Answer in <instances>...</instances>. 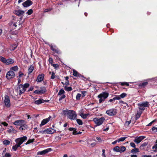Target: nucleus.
Segmentation results:
<instances>
[{"mask_svg":"<svg viewBox=\"0 0 157 157\" xmlns=\"http://www.w3.org/2000/svg\"><path fill=\"white\" fill-rule=\"evenodd\" d=\"M64 114H67L68 117L71 120H75L76 119L77 115L75 111L72 110L67 109L63 111Z\"/></svg>","mask_w":157,"mask_h":157,"instance_id":"obj_1","label":"nucleus"},{"mask_svg":"<svg viewBox=\"0 0 157 157\" xmlns=\"http://www.w3.org/2000/svg\"><path fill=\"white\" fill-rule=\"evenodd\" d=\"M109 93L106 91L102 92L98 96V98H99V103H101L105 100L108 97Z\"/></svg>","mask_w":157,"mask_h":157,"instance_id":"obj_2","label":"nucleus"},{"mask_svg":"<svg viewBox=\"0 0 157 157\" xmlns=\"http://www.w3.org/2000/svg\"><path fill=\"white\" fill-rule=\"evenodd\" d=\"M105 120V118L104 117H102L101 118H94L93 121L95 124H97L96 126H99L103 123Z\"/></svg>","mask_w":157,"mask_h":157,"instance_id":"obj_3","label":"nucleus"},{"mask_svg":"<svg viewBox=\"0 0 157 157\" xmlns=\"http://www.w3.org/2000/svg\"><path fill=\"white\" fill-rule=\"evenodd\" d=\"M106 113L109 116H115L117 113V110L114 108L111 109L107 110L106 111Z\"/></svg>","mask_w":157,"mask_h":157,"instance_id":"obj_4","label":"nucleus"},{"mask_svg":"<svg viewBox=\"0 0 157 157\" xmlns=\"http://www.w3.org/2000/svg\"><path fill=\"white\" fill-rule=\"evenodd\" d=\"M49 47H50L52 50L55 52L57 54L59 55L61 53V51L56 47V46H53L52 44H49Z\"/></svg>","mask_w":157,"mask_h":157,"instance_id":"obj_5","label":"nucleus"},{"mask_svg":"<svg viewBox=\"0 0 157 157\" xmlns=\"http://www.w3.org/2000/svg\"><path fill=\"white\" fill-rule=\"evenodd\" d=\"M5 105L6 107L7 108H9L11 106V104L9 97L6 95L5 96V98L4 100Z\"/></svg>","mask_w":157,"mask_h":157,"instance_id":"obj_6","label":"nucleus"},{"mask_svg":"<svg viewBox=\"0 0 157 157\" xmlns=\"http://www.w3.org/2000/svg\"><path fill=\"white\" fill-rule=\"evenodd\" d=\"M27 137L26 136H24L22 137L19 138L15 140L16 142H17L21 144H22L25 141L27 140Z\"/></svg>","mask_w":157,"mask_h":157,"instance_id":"obj_7","label":"nucleus"},{"mask_svg":"<svg viewBox=\"0 0 157 157\" xmlns=\"http://www.w3.org/2000/svg\"><path fill=\"white\" fill-rule=\"evenodd\" d=\"M15 74L14 72L12 71H8L6 75V77L7 79H10L14 77Z\"/></svg>","mask_w":157,"mask_h":157,"instance_id":"obj_8","label":"nucleus"},{"mask_svg":"<svg viewBox=\"0 0 157 157\" xmlns=\"http://www.w3.org/2000/svg\"><path fill=\"white\" fill-rule=\"evenodd\" d=\"M52 150L51 148H48L41 151H39L37 155H43L46 154Z\"/></svg>","mask_w":157,"mask_h":157,"instance_id":"obj_9","label":"nucleus"},{"mask_svg":"<svg viewBox=\"0 0 157 157\" xmlns=\"http://www.w3.org/2000/svg\"><path fill=\"white\" fill-rule=\"evenodd\" d=\"M68 129L70 131H73V134L74 135L80 134L82 133V132L80 131L78 132L76 130V129L75 128L70 127Z\"/></svg>","mask_w":157,"mask_h":157,"instance_id":"obj_10","label":"nucleus"},{"mask_svg":"<svg viewBox=\"0 0 157 157\" xmlns=\"http://www.w3.org/2000/svg\"><path fill=\"white\" fill-rule=\"evenodd\" d=\"M44 75L42 73L39 74L37 77L36 79V81L38 82H41L44 79Z\"/></svg>","mask_w":157,"mask_h":157,"instance_id":"obj_11","label":"nucleus"},{"mask_svg":"<svg viewBox=\"0 0 157 157\" xmlns=\"http://www.w3.org/2000/svg\"><path fill=\"white\" fill-rule=\"evenodd\" d=\"M25 122V121L23 120H18L13 122V124L17 126H21L22 124Z\"/></svg>","mask_w":157,"mask_h":157,"instance_id":"obj_12","label":"nucleus"},{"mask_svg":"<svg viewBox=\"0 0 157 157\" xmlns=\"http://www.w3.org/2000/svg\"><path fill=\"white\" fill-rule=\"evenodd\" d=\"M33 4V2L31 0H27L24 2L22 5L24 7H27L32 5Z\"/></svg>","mask_w":157,"mask_h":157,"instance_id":"obj_13","label":"nucleus"},{"mask_svg":"<svg viewBox=\"0 0 157 157\" xmlns=\"http://www.w3.org/2000/svg\"><path fill=\"white\" fill-rule=\"evenodd\" d=\"M145 137L144 136H140L138 137H136L134 140V142L137 144L139 143L142 140L145 138Z\"/></svg>","mask_w":157,"mask_h":157,"instance_id":"obj_14","label":"nucleus"},{"mask_svg":"<svg viewBox=\"0 0 157 157\" xmlns=\"http://www.w3.org/2000/svg\"><path fill=\"white\" fill-rule=\"evenodd\" d=\"M73 75L75 76L78 78H84V76L82 75L81 74H79L77 71L75 70L74 69L73 70Z\"/></svg>","mask_w":157,"mask_h":157,"instance_id":"obj_15","label":"nucleus"},{"mask_svg":"<svg viewBox=\"0 0 157 157\" xmlns=\"http://www.w3.org/2000/svg\"><path fill=\"white\" fill-rule=\"evenodd\" d=\"M51 117L50 116L48 118L43 119L41 121V124H40V127H41L47 124L50 120Z\"/></svg>","mask_w":157,"mask_h":157,"instance_id":"obj_16","label":"nucleus"},{"mask_svg":"<svg viewBox=\"0 0 157 157\" xmlns=\"http://www.w3.org/2000/svg\"><path fill=\"white\" fill-rule=\"evenodd\" d=\"M18 88L19 90V95H21V94L24 93L25 91L26 90L23 87V85L21 84H20L19 85Z\"/></svg>","mask_w":157,"mask_h":157,"instance_id":"obj_17","label":"nucleus"},{"mask_svg":"<svg viewBox=\"0 0 157 157\" xmlns=\"http://www.w3.org/2000/svg\"><path fill=\"white\" fill-rule=\"evenodd\" d=\"M28 128V125L26 124V122L22 124L19 128L20 130H25Z\"/></svg>","mask_w":157,"mask_h":157,"instance_id":"obj_18","label":"nucleus"},{"mask_svg":"<svg viewBox=\"0 0 157 157\" xmlns=\"http://www.w3.org/2000/svg\"><path fill=\"white\" fill-rule=\"evenodd\" d=\"M24 13L25 11H24L20 10H16L14 12V14L18 16H21Z\"/></svg>","mask_w":157,"mask_h":157,"instance_id":"obj_19","label":"nucleus"},{"mask_svg":"<svg viewBox=\"0 0 157 157\" xmlns=\"http://www.w3.org/2000/svg\"><path fill=\"white\" fill-rule=\"evenodd\" d=\"M138 105L140 107H148L149 104L148 102L146 101L145 102H143V103L141 104H139Z\"/></svg>","mask_w":157,"mask_h":157,"instance_id":"obj_20","label":"nucleus"},{"mask_svg":"<svg viewBox=\"0 0 157 157\" xmlns=\"http://www.w3.org/2000/svg\"><path fill=\"white\" fill-rule=\"evenodd\" d=\"M14 63V60L11 58L8 59H6V63L5 64L6 65H8L9 64H11Z\"/></svg>","mask_w":157,"mask_h":157,"instance_id":"obj_21","label":"nucleus"},{"mask_svg":"<svg viewBox=\"0 0 157 157\" xmlns=\"http://www.w3.org/2000/svg\"><path fill=\"white\" fill-rule=\"evenodd\" d=\"M148 84L147 82H145L140 83L139 84V86L142 88H144Z\"/></svg>","mask_w":157,"mask_h":157,"instance_id":"obj_22","label":"nucleus"},{"mask_svg":"<svg viewBox=\"0 0 157 157\" xmlns=\"http://www.w3.org/2000/svg\"><path fill=\"white\" fill-rule=\"evenodd\" d=\"M43 99L40 98L39 99L35 101L34 103L36 105H39L41 103H43Z\"/></svg>","mask_w":157,"mask_h":157,"instance_id":"obj_23","label":"nucleus"},{"mask_svg":"<svg viewBox=\"0 0 157 157\" xmlns=\"http://www.w3.org/2000/svg\"><path fill=\"white\" fill-rule=\"evenodd\" d=\"M40 94H44L46 92V89L45 87H40V90H39Z\"/></svg>","mask_w":157,"mask_h":157,"instance_id":"obj_24","label":"nucleus"},{"mask_svg":"<svg viewBox=\"0 0 157 157\" xmlns=\"http://www.w3.org/2000/svg\"><path fill=\"white\" fill-rule=\"evenodd\" d=\"M89 115V113L84 114L82 113L80 114V116L83 119H86Z\"/></svg>","mask_w":157,"mask_h":157,"instance_id":"obj_25","label":"nucleus"},{"mask_svg":"<svg viewBox=\"0 0 157 157\" xmlns=\"http://www.w3.org/2000/svg\"><path fill=\"white\" fill-rule=\"evenodd\" d=\"M139 152V149L138 148H134L131 151V152L133 154H136Z\"/></svg>","mask_w":157,"mask_h":157,"instance_id":"obj_26","label":"nucleus"},{"mask_svg":"<svg viewBox=\"0 0 157 157\" xmlns=\"http://www.w3.org/2000/svg\"><path fill=\"white\" fill-rule=\"evenodd\" d=\"M126 149V147L124 146H122L119 147V152L121 153L124 152Z\"/></svg>","mask_w":157,"mask_h":157,"instance_id":"obj_27","label":"nucleus"},{"mask_svg":"<svg viewBox=\"0 0 157 157\" xmlns=\"http://www.w3.org/2000/svg\"><path fill=\"white\" fill-rule=\"evenodd\" d=\"M34 67L32 65H31L30 67L28 69V74L29 75H30L34 70Z\"/></svg>","mask_w":157,"mask_h":157,"instance_id":"obj_28","label":"nucleus"},{"mask_svg":"<svg viewBox=\"0 0 157 157\" xmlns=\"http://www.w3.org/2000/svg\"><path fill=\"white\" fill-rule=\"evenodd\" d=\"M65 92L63 89H61L59 90V92L58 93L57 95H61L63 94H64Z\"/></svg>","mask_w":157,"mask_h":157,"instance_id":"obj_29","label":"nucleus"},{"mask_svg":"<svg viewBox=\"0 0 157 157\" xmlns=\"http://www.w3.org/2000/svg\"><path fill=\"white\" fill-rule=\"evenodd\" d=\"M35 140V139L34 138L33 139H29L27 142L25 143V145H28L29 144L32 143H33L34 142Z\"/></svg>","mask_w":157,"mask_h":157,"instance_id":"obj_30","label":"nucleus"},{"mask_svg":"<svg viewBox=\"0 0 157 157\" xmlns=\"http://www.w3.org/2000/svg\"><path fill=\"white\" fill-rule=\"evenodd\" d=\"M64 89L67 91H70L72 90V88L71 86L67 87V86H65L64 87Z\"/></svg>","mask_w":157,"mask_h":157,"instance_id":"obj_31","label":"nucleus"},{"mask_svg":"<svg viewBox=\"0 0 157 157\" xmlns=\"http://www.w3.org/2000/svg\"><path fill=\"white\" fill-rule=\"evenodd\" d=\"M6 59L5 58L2 56H0V60L5 64L6 63Z\"/></svg>","mask_w":157,"mask_h":157,"instance_id":"obj_32","label":"nucleus"},{"mask_svg":"<svg viewBox=\"0 0 157 157\" xmlns=\"http://www.w3.org/2000/svg\"><path fill=\"white\" fill-rule=\"evenodd\" d=\"M76 121L77 123L79 125H82L83 124L82 121L80 119H76Z\"/></svg>","mask_w":157,"mask_h":157,"instance_id":"obj_33","label":"nucleus"},{"mask_svg":"<svg viewBox=\"0 0 157 157\" xmlns=\"http://www.w3.org/2000/svg\"><path fill=\"white\" fill-rule=\"evenodd\" d=\"M141 114V113H138L136 115L135 120H138L140 117Z\"/></svg>","mask_w":157,"mask_h":157,"instance_id":"obj_34","label":"nucleus"},{"mask_svg":"<svg viewBox=\"0 0 157 157\" xmlns=\"http://www.w3.org/2000/svg\"><path fill=\"white\" fill-rule=\"evenodd\" d=\"M45 131V133H46L47 134H52V130L51 128H48Z\"/></svg>","mask_w":157,"mask_h":157,"instance_id":"obj_35","label":"nucleus"},{"mask_svg":"<svg viewBox=\"0 0 157 157\" xmlns=\"http://www.w3.org/2000/svg\"><path fill=\"white\" fill-rule=\"evenodd\" d=\"M10 141L8 140H4L3 141V144L5 145H8L10 144Z\"/></svg>","mask_w":157,"mask_h":157,"instance_id":"obj_36","label":"nucleus"},{"mask_svg":"<svg viewBox=\"0 0 157 157\" xmlns=\"http://www.w3.org/2000/svg\"><path fill=\"white\" fill-rule=\"evenodd\" d=\"M119 147L118 146L115 147L113 149V151L117 152H119Z\"/></svg>","mask_w":157,"mask_h":157,"instance_id":"obj_37","label":"nucleus"},{"mask_svg":"<svg viewBox=\"0 0 157 157\" xmlns=\"http://www.w3.org/2000/svg\"><path fill=\"white\" fill-rule=\"evenodd\" d=\"M18 68L17 66H15L11 68V70L14 71H17L18 70Z\"/></svg>","mask_w":157,"mask_h":157,"instance_id":"obj_38","label":"nucleus"},{"mask_svg":"<svg viewBox=\"0 0 157 157\" xmlns=\"http://www.w3.org/2000/svg\"><path fill=\"white\" fill-rule=\"evenodd\" d=\"M23 86L26 90L27 88L29 87L30 86L29 84L28 83H25L23 85Z\"/></svg>","mask_w":157,"mask_h":157,"instance_id":"obj_39","label":"nucleus"},{"mask_svg":"<svg viewBox=\"0 0 157 157\" xmlns=\"http://www.w3.org/2000/svg\"><path fill=\"white\" fill-rule=\"evenodd\" d=\"M127 138L126 137H121L118 140V142H119L120 141H123L124 140Z\"/></svg>","mask_w":157,"mask_h":157,"instance_id":"obj_40","label":"nucleus"},{"mask_svg":"<svg viewBox=\"0 0 157 157\" xmlns=\"http://www.w3.org/2000/svg\"><path fill=\"white\" fill-rule=\"evenodd\" d=\"M152 149H155V150H153V151L154 152H156L157 151V143L155 144L153 147H152Z\"/></svg>","mask_w":157,"mask_h":157,"instance_id":"obj_41","label":"nucleus"},{"mask_svg":"<svg viewBox=\"0 0 157 157\" xmlns=\"http://www.w3.org/2000/svg\"><path fill=\"white\" fill-rule=\"evenodd\" d=\"M121 85L122 86H123L124 85H126L127 86H129V84L127 82H122L121 83Z\"/></svg>","mask_w":157,"mask_h":157,"instance_id":"obj_42","label":"nucleus"},{"mask_svg":"<svg viewBox=\"0 0 157 157\" xmlns=\"http://www.w3.org/2000/svg\"><path fill=\"white\" fill-rule=\"evenodd\" d=\"M148 144L147 142H145L142 144L140 146V148L142 149V147L146 146Z\"/></svg>","mask_w":157,"mask_h":157,"instance_id":"obj_43","label":"nucleus"},{"mask_svg":"<svg viewBox=\"0 0 157 157\" xmlns=\"http://www.w3.org/2000/svg\"><path fill=\"white\" fill-rule=\"evenodd\" d=\"M33 13V10L32 9H30L26 13L29 15H31Z\"/></svg>","mask_w":157,"mask_h":157,"instance_id":"obj_44","label":"nucleus"},{"mask_svg":"<svg viewBox=\"0 0 157 157\" xmlns=\"http://www.w3.org/2000/svg\"><path fill=\"white\" fill-rule=\"evenodd\" d=\"M81 96V94L80 93H78L77 94L76 96V99L77 100H79L80 99V98Z\"/></svg>","mask_w":157,"mask_h":157,"instance_id":"obj_45","label":"nucleus"},{"mask_svg":"<svg viewBox=\"0 0 157 157\" xmlns=\"http://www.w3.org/2000/svg\"><path fill=\"white\" fill-rule=\"evenodd\" d=\"M11 155L8 153H6L5 155L3 156L2 157H11Z\"/></svg>","mask_w":157,"mask_h":157,"instance_id":"obj_46","label":"nucleus"},{"mask_svg":"<svg viewBox=\"0 0 157 157\" xmlns=\"http://www.w3.org/2000/svg\"><path fill=\"white\" fill-rule=\"evenodd\" d=\"M127 94L125 93H123L120 95L121 98H123L127 96Z\"/></svg>","mask_w":157,"mask_h":157,"instance_id":"obj_47","label":"nucleus"},{"mask_svg":"<svg viewBox=\"0 0 157 157\" xmlns=\"http://www.w3.org/2000/svg\"><path fill=\"white\" fill-rule=\"evenodd\" d=\"M115 97L113 98V100H119L121 99L120 95L115 96Z\"/></svg>","mask_w":157,"mask_h":157,"instance_id":"obj_48","label":"nucleus"},{"mask_svg":"<svg viewBox=\"0 0 157 157\" xmlns=\"http://www.w3.org/2000/svg\"><path fill=\"white\" fill-rule=\"evenodd\" d=\"M66 97V96L64 94H63L59 99V101H60L62 100L64 98Z\"/></svg>","mask_w":157,"mask_h":157,"instance_id":"obj_49","label":"nucleus"},{"mask_svg":"<svg viewBox=\"0 0 157 157\" xmlns=\"http://www.w3.org/2000/svg\"><path fill=\"white\" fill-rule=\"evenodd\" d=\"M151 129L153 132H157V127H153Z\"/></svg>","mask_w":157,"mask_h":157,"instance_id":"obj_50","label":"nucleus"},{"mask_svg":"<svg viewBox=\"0 0 157 157\" xmlns=\"http://www.w3.org/2000/svg\"><path fill=\"white\" fill-rule=\"evenodd\" d=\"M52 65L56 69L59 67V65L57 64H52Z\"/></svg>","mask_w":157,"mask_h":157,"instance_id":"obj_51","label":"nucleus"},{"mask_svg":"<svg viewBox=\"0 0 157 157\" xmlns=\"http://www.w3.org/2000/svg\"><path fill=\"white\" fill-rule=\"evenodd\" d=\"M52 8H50L48 9H46L44 10V13L48 12L51 10Z\"/></svg>","mask_w":157,"mask_h":157,"instance_id":"obj_52","label":"nucleus"},{"mask_svg":"<svg viewBox=\"0 0 157 157\" xmlns=\"http://www.w3.org/2000/svg\"><path fill=\"white\" fill-rule=\"evenodd\" d=\"M55 73L54 72H52V76H51V79H54L55 78Z\"/></svg>","mask_w":157,"mask_h":157,"instance_id":"obj_53","label":"nucleus"},{"mask_svg":"<svg viewBox=\"0 0 157 157\" xmlns=\"http://www.w3.org/2000/svg\"><path fill=\"white\" fill-rule=\"evenodd\" d=\"M10 128H11L12 131L13 132L15 133L17 132V130L14 129V128H13V127L12 126H10Z\"/></svg>","mask_w":157,"mask_h":157,"instance_id":"obj_54","label":"nucleus"},{"mask_svg":"<svg viewBox=\"0 0 157 157\" xmlns=\"http://www.w3.org/2000/svg\"><path fill=\"white\" fill-rule=\"evenodd\" d=\"M48 61L49 63L51 64H52L53 62V59L51 57H50L48 59Z\"/></svg>","mask_w":157,"mask_h":157,"instance_id":"obj_55","label":"nucleus"},{"mask_svg":"<svg viewBox=\"0 0 157 157\" xmlns=\"http://www.w3.org/2000/svg\"><path fill=\"white\" fill-rule=\"evenodd\" d=\"M17 148L18 147L16 146V144L12 147V149L14 151H16Z\"/></svg>","mask_w":157,"mask_h":157,"instance_id":"obj_56","label":"nucleus"},{"mask_svg":"<svg viewBox=\"0 0 157 157\" xmlns=\"http://www.w3.org/2000/svg\"><path fill=\"white\" fill-rule=\"evenodd\" d=\"M130 145L133 148L136 147V145L133 142H131L130 143Z\"/></svg>","mask_w":157,"mask_h":157,"instance_id":"obj_57","label":"nucleus"},{"mask_svg":"<svg viewBox=\"0 0 157 157\" xmlns=\"http://www.w3.org/2000/svg\"><path fill=\"white\" fill-rule=\"evenodd\" d=\"M86 91H83L82 92V96L83 97H84L86 95Z\"/></svg>","mask_w":157,"mask_h":157,"instance_id":"obj_58","label":"nucleus"},{"mask_svg":"<svg viewBox=\"0 0 157 157\" xmlns=\"http://www.w3.org/2000/svg\"><path fill=\"white\" fill-rule=\"evenodd\" d=\"M2 124H3L5 126H7L8 125V124L5 121L2 122Z\"/></svg>","mask_w":157,"mask_h":157,"instance_id":"obj_59","label":"nucleus"},{"mask_svg":"<svg viewBox=\"0 0 157 157\" xmlns=\"http://www.w3.org/2000/svg\"><path fill=\"white\" fill-rule=\"evenodd\" d=\"M34 93L36 94H40L39 90H36L34 91Z\"/></svg>","mask_w":157,"mask_h":157,"instance_id":"obj_60","label":"nucleus"},{"mask_svg":"<svg viewBox=\"0 0 157 157\" xmlns=\"http://www.w3.org/2000/svg\"><path fill=\"white\" fill-rule=\"evenodd\" d=\"M65 86H67L69 84V80L66 81V82L64 83Z\"/></svg>","mask_w":157,"mask_h":157,"instance_id":"obj_61","label":"nucleus"},{"mask_svg":"<svg viewBox=\"0 0 157 157\" xmlns=\"http://www.w3.org/2000/svg\"><path fill=\"white\" fill-rule=\"evenodd\" d=\"M102 155L103 156H104V157H105V150L104 149L102 150Z\"/></svg>","mask_w":157,"mask_h":157,"instance_id":"obj_62","label":"nucleus"},{"mask_svg":"<svg viewBox=\"0 0 157 157\" xmlns=\"http://www.w3.org/2000/svg\"><path fill=\"white\" fill-rule=\"evenodd\" d=\"M23 75H24V74L23 73H21V71H20L19 72V77H22Z\"/></svg>","mask_w":157,"mask_h":157,"instance_id":"obj_63","label":"nucleus"},{"mask_svg":"<svg viewBox=\"0 0 157 157\" xmlns=\"http://www.w3.org/2000/svg\"><path fill=\"white\" fill-rule=\"evenodd\" d=\"M151 155H143L142 156V157H151Z\"/></svg>","mask_w":157,"mask_h":157,"instance_id":"obj_64","label":"nucleus"}]
</instances>
